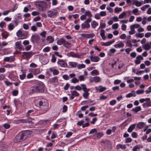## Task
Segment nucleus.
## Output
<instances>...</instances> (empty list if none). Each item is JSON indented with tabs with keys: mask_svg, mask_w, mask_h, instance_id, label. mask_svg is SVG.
<instances>
[{
	"mask_svg": "<svg viewBox=\"0 0 151 151\" xmlns=\"http://www.w3.org/2000/svg\"><path fill=\"white\" fill-rule=\"evenodd\" d=\"M35 103L36 106L39 107L41 110L45 112L48 111L49 109L48 103L46 100L38 99L35 101Z\"/></svg>",
	"mask_w": 151,
	"mask_h": 151,
	"instance_id": "nucleus-1",
	"label": "nucleus"
},
{
	"mask_svg": "<svg viewBox=\"0 0 151 151\" xmlns=\"http://www.w3.org/2000/svg\"><path fill=\"white\" fill-rule=\"evenodd\" d=\"M32 81L36 82V83L35 86L31 88L30 93H33L36 92H42L44 91V85L43 83L36 81Z\"/></svg>",
	"mask_w": 151,
	"mask_h": 151,
	"instance_id": "nucleus-2",
	"label": "nucleus"
},
{
	"mask_svg": "<svg viewBox=\"0 0 151 151\" xmlns=\"http://www.w3.org/2000/svg\"><path fill=\"white\" fill-rule=\"evenodd\" d=\"M29 135V132L27 131L19 132L16 135L14 140V142L16 143L22 142L28 137Z\"/></svg>",
	"mask_w": 151,
	"mask_h": 151,
	"instance_id": "nucleus-3",
	"label": "nucleus"
},
{
	"mask_svg": "<svg viewBox=\"0 0 151 151\" xmlns=\"http://www.w3.org/2000/svg\"><path fill=\"white\" fill-rule=\"evenodd\" d=\"M36 7L40 11L44 12L47 10V3L44 1L35 2Z\"/></svg>",
	"mask_w": 151,
	"mask_h": 151,
	"instance_id": "nucleus-4",
	"label": "nucleus"
},
{
	"mask_svg": "<svg viewBox=\"0 0 151 151\" xmlns=\"http://www.w3.org/2000/svg\"><path fill=\"white\" fill-rule=\"evenodd\" d=\"M81 86L82 87V90L84 91V93L83 95V97L86 99H87L89 94L88 92L90 91V89L87 88H86V85L85 84H81Z\"/></svg>",
	"mask_w": 151,
	"mask_h": 151,
	"instance_id": "nucleus-5",
	"label": "nucleus"
},
{
	"mask_svg": "<svg viewBox=\"0 0 151 151\" xmlns=\"http://www.w3.org/2000/svg\"><path fill=\"white\" fill-rule=\"evenodd\" d=\"M91 20L92 19L91 18H87L84 22L81 24V29H83L85 28H89L90 27V25L89 23L91 22Z\"/></svg>",
	"mask_w": 151,
	"mask_h": 151,
	"instance_id": "nucleus-6",
	"label": "nucleus"
},
{
	"mask_svg": "<svg viewBox=\"0 0 151 151\" xmlns=\"http://www.w3.org/2000/svg\"><path fill=\"white\" fill-rule=\"evenodd\" d=\"M16 35L18 37H21V39H24L27 35L28 32L26 31H22L19 30L17 32Z\"/></svg>",
	"mask_w": 151,
	"mask_h": 151,
	"instance_id": "nucleus-7",
	"label": "nucleus"
},
{
	"mask_svg": "<svg viewBox=\"0 0 151 151\" xmlns=\"http://www.w3.org/2000/svg\"><path fill=\"white\" fill-rule=\"evenodd\" d=\"M22 57L24 59H29L34 55L33 52H24L22 53Z\"/></svg>",
	"mask_w": 151,
	"mask_h": 151,
	"instance_id": "nucleus-8",
	"label": "nucleus"
},
{
	"mask_svg": "<svg viewBox=\"0 0 151 151\" xmlns=\"http://www.w3.org/2000/svg\"><path fill=\"white\" fill-rule=\"evenodd\" d=\"M15 49H19V50H24V48L22 45V42L19 41L16 42L15 43Z\"/></svg>",
	"mask_w": 151,
	"mask_h": 151,
	"instance_id": "nucleus-9",
	"label": "nucleus"
},
{
	"mask_svg": "<svg viewBox=\"0 0 151 151\" xmlns=\"http://www.w3.org/2000/svg\"><path fill=\"white\" fill-rule=\"evenodd\" d=\"M40 37L37 34L32 35L31 38V41L33 43L37 42L40 40Z\"/></svg>",
	"mask_w": 151,
	"mask_h": 151,
	"instance_id": "nucleus-10",
	"label": "nucleus"
},
{
	"mask_svg": "<svg viewBox=\"0 0 151 151\" xmlns=\"http://www.w3.org/2000/svg\"><path fill=\"white\" fill-rule=\"evenodd\" d=\"M47 14L48 17L53 18L56 16L58 14L57 12H53L51 10H49L47 12Z\"/></svg>",
	"mask_w": 151,
	"mask_h": 151,
	"instance_id": "nucleus-11",
	"label": "nucleus"
},
{
	"mask_svg": "<svg viewBox=\"0 0 151 151\" xmlns=\"http://www.w3.org/2000/svg\"><path fill=\"white\" fill-rule=\"evenodd\" d=\"M58 64L60 67L64 68L68 67L67 63H65L63 60L58 59L57 62Z\"/></svg>",
	"mask_w": 151,
	"mask_h": 151,
	"instance_id": "nucleus-12",
	"label": "nucleus"
},
{
	"mask_svg": "<svg viewBox=\"0 0 151 151\" xmlns=\"http://www.w3.org/2000/svg\"><path fill=\"white\" fill-rule=\"evenodd\" d=\"M81 35L82 37L87 39L92 38L94 36V35L93 33L91 34L83 33Z\"/></svg>",
	"mask_w": 151,
	"mask_h": 151,
	"instance_id": "nucleus-13",
	"label": "nucleus"
},
{
	"mask_svg": "<svg viewBox=\"0 0 151 151\" xmlns=\"http://www.w3.org/2000/svg\"><path fill=\"white\" fill-rule=\"evenodd\" d=\"M15 60L14 56H10L9 57H6L4 59V62H12Z\"/></svg>",
	"mask_w": 151,
	"mask_h": 151,
	"instance_id": "nucleus-14",
	"label": "nucleus"
},
{
	"mask_svg": "<svg viewBox=\"0 0 151 151\" xmlns=\"http://www.w3.org/2000/svg\"><path fill=\"white\" fill-rule=\"evenodd\" d=\"M143 58L141 55H138L136 58V60L135 61V63L136 64H139L140 63V60H143Z\"/></svg>",
	"mask_w": 151,
	"mask_h": 151,
	"instance_id": "nucleus-15",
	"label": "nucleus"
},
{
	"mask_svg": "<svg viewBox=\"0 0 151 151\" xmlns=\"http://www.w3.org/2000/svg\"><path fill=\"white\" fill-rule=\"evenodd\" d=\"M90 58L91 61L95 62H98L100 59L97 56H91Z\"/></svg>",
	"mask_w": 151,
	"mask_h": 151,
	"instance_id": "nucleus-16",
	"label": "nucleus"
},
{
	"mask_svg": "<svg viewBox=\"0 0 151 151\" xmlns=\"http://www.w3.org/2000/svg\"><path fill=\"white\" fill-rule=\"evenodd\" d=\"M145 101L146 102L144 103L142 105L143 107H150L151 106V100L149 98V100H147Z\"/></svg>",
	"mask_w": 151,
	"mask_h": 151,
	"instance_id": "nucleus-17",
	"label": "nucleus"
},
{
	"mask_svg": "<svg viewBox=\"0 0 151 151\" xmlns=\"http://www.w3.org/2000/svg\"><path fill=\"white\" fill-rule=\"evenodd\" d=\"M63 45L67 48H69L71 47V43L68 42L65 40H64Z\"/></svg>",
	"mask_w": 151,
	"mask_h": 151,
	"instance_id": "nucleus-18",
	"label": "nucleus"
},
{
	"mask_svg": "<svg viewBox=\"0 0 151 151\" xmlns=\"http://www.w3.org/2000/svg\"><path fill=\"white\" fill-rule=\"evenodd\" d=\"M49 70L51 72H53L54 75H57L59 73V71L56 69L50 68Z\"/></svg>",
	"mask_w": 151,
	"mask_h": 151,
	"instance_id": "nucleus-19",
	"label": "nucleus"
},
{
	"mask_svg": "<svg viewBox=\"0 0 151 151\" xmlns=\"http://www.w3.org/2000/svg\"><path fill=\"white\" fill-rule=\"evenodd\" d=\"M124 46V44L122 42H120L119 43L114 45V47L117 48H118L123 47Z\"/></svg>",
	"mask_w": 151,
	"mask_h": 151,
	"instance_id": "nucleus-20",
	"label": "nucleus"
},
{
	"mask_svg": "<svg viewBox=\"0 0 151 151\" xmlns=\"http://www.w3.org/2000/svg\"><path fill=\"white\" fill-rule=\"evenodd\" d=\"M136 126L135 124H133L131 125L129 128L128 129L127 131L129 132H132L133 130L135 128Z\"/></svg>",
	"mask_w": 151,
	"mask_h": 151,
	"instance_id": "nucleus-21",
	"label": "nucleus"
},
{
	"mask_svg": "<svg viewBox=\"0 0 151 151\" xmlns=\"http://www.w3.org/2000/svg\"><path fill=\"white\" fill-rule=\"evenodd\" d=\"M91 25L92 28L95 29L98 25V23L95 20H93L91 22Z\"/></svg>",
	"mask_w": 151,
	"mask_h": 151,
	"instance_id": "nucleus-22",
	"label": "nucleus"
},
{
	"mask_svg": "<svg viewBox=\"0 0 151 151\" xmlns=\"http://www.w3.org/2000/svg\"><path fill=\"white\" fill-rule=\"evenodd\" d=\"M144 4L143 1H139L137 0H136L134 2V4L136 6L139 7Z\"/></svg>",
	"mask_w": 151,
	"mask_h": 151,
	"instance_id": "nucleus-23",
	"label": "nucleus"
},
{
	"mask_svg": "<svg viewBox=\"0 0 151 151\" xmlns=\"http://www.w3.org/2000/svg\"><path fill=\"white\" fill-rule=\"evenodd\" d=\"M69 65L70 66L69 68H75L76 67L77 65V64L76 63L74 62H70L68 63Z\"/></svg>",
	"mask_w": 151,
	"mask_h": 151,
	"instance_id": "nucleus-24",
	"label": "nucleus"
},
{
	"mask_svg": "<svg viewBox=\"0 0 151 151\" xmlns=\"http://www.w3.org/2000/svg\"><path fill=\"white\" fill-rule=\"evenodd\" d=\"M69 55L70 56L76 58H79L80 57V55L79 54L75 53L73 52H69Z\"/></svg>",
	"mask_w": 151,
	"mask_h": 151,
	"instance_id": "nucleus-25",
	"label": "nucleus"
},
{
	"mask_svg": "<svg viewBox=\"0 0 151 151\" xmlns=\"http://www.w3.org/2000/svg\"><path fill=\"white\" fill-rule=\"evenodd\" d=\"M28 122V119H20L17 120V122L18 123H27Z\"/></svg>",
	"mask_w": 151,
	"mask_h": 151,
	"instance_id": "nucleus-26",
	"label": "nucleus"
},
{
	"mask_svg": "<svg viewBox=\"0 0 151 151\" xmlns=\"http://www.w3.org/2000/svg\"><path fill=\"white\" fill-rule=\"evenodd\" d=\"M141 109V107L140 106H138L136 107L135 108H133L132 110V111L136 113L138 111H140Z\"/></svg>",
	"mask_w": 151,
	"mask_h": 151,
	"instance_id": "nucleus-27",
	"label": "nucleus"
},
{
	"mask_svg": "<svg viewBox=\"0 0 151 151\" xmlns=\"http://www.w3.org/2000/svg\"><path fill=\"white\" fill-rule=\"evenodd\" d=\"M58 81V77L57 76H55L49 79V81L51 83L57 82Z\"/></svg>",
	"mask_w": 151,
	"mask_h": 151,
	"instance_id": "nucleus-28",
	"label": "nucleus"
},
{
	"mask_svg": "<svg viewBox=\"0 0 151 151\" xmlns=\"http://www.w3.org/2000/svg\"><path fill=\"white\" fill-rule=\"evenodd\" d=\"M145 125V124L143 122H140L137 125V127L140 129H142Z\"/></svg>",
	"mask_w": 151,
	"mask_h": 151,
	"instance_id": "nucleus-29",
	"label": "nucleus"
},
{
	"mask_svg": "<svg viewBox=\"0 0 151 151\" xmlns=\"http://www.w3.org/2000/svg\"><path fill=\"white\" fill-rule=\"evenodd\" d=\"M46 40L48 41L49 43H52L54 41V38L51 36H49L47 37Z\"/></svg>",
	"mask_w": 151,
	"mask_h": 151,
	"instance_id": "nucleus-30",
	"label": "nucleus"
},
{
	"mask_svg": "<svg viewBox=\"0 0 151 151\" xmlns=\"http://www.w3.org/2000/svg\"><path fill=\"white\" fill-rule=\"evenodd\" d=\"M143 48L146 50H148L150 48V46L149 43H147L143 45Z\"/></svg>",
	"mask_w": 151,
	"mask_h": 151,
	"instance_id": "nucleus-31",
	"label": "nucleus"
},
{
	"mask_svg": "<svg viewBox=\"0 0 151 151\" xmlns=\"http://www.w3.org/2000/svg\"><path fill=\"white\" fill-rule=\"evenodd\" d=\"M65 39L63 38H60L57 41V44L60 45H63Z\"/></svg>",
	"mask_w": 151,
	"mask_h": 151,
	"instance_id": "nucleus-32",
	"label": "nucleus"
},
{
	"mask_svg": "<svg viewBox=\"0 0 151 151\" xmlns=\"http://www.w3.org/2000/svg\"><path fill=\"white\" fill-rule=\"evenodd\" d=\"M8 78L13 81H15L16 79V76L12 73H10L8 75Z\"/></svg>",
	"mask_w": 151,
	"mask_h": 151,
	"instance_id": "nucleus-33",
	"label": "nucleus"
},
{
	"mask_svg": "<svg viewBox=\"0 0 151 151\" xmlns=\"http://www.w3.org/2000/svg\"><path fill=\"white\" fill-rule=\"evenodd\" d=\"M105 31L104 30L101 29L100 31V35L102 38V39L104 40L106 39V37L105 35Z\"/></svg>",
	"mask_w": 151,
	"mask_h": 151,
	"instance_id": "nucleus-34",
	"label": "nucleus"
},
{
	"mask_svg": "<svg viewBox=\"0 0 151 151\" xmlns=\"http://www.w3.org/2000/svg\"><path fill=\"white\" fill-rule=\"evenodd\" d=\"M132 13L136 15H139L140 14L139 10L137 8H135L133 10Z\"/></svg>",
	"mask_w": 151,
	"mask_h": 151,
	"instance_id": "nucleus-35",
	"label": "nucleus"
},
{
	"mask_svg": "<svg viewBox=\"0 0 151 151\" xmlns=\"http://www.w3.org/2000/svg\"><path fill=\"white\" fill-rule=\"evenodd\" d=\"M125 145H122L121 144H118L116 146V149H118L119 148H121L123 149H125L126 148Z\"/></svg>",
	"mask_w": 151,
	"mask_h": 151,
	"instance_id": "nucleus-36",
	"label": "nucleus"
},
{
	"mask_svg": "<svg viewBox=\"0 0 151 151\" xmlns=\"http://www.w3.org/2000/svg\"><path fill=\"white\" fill-rule=\"evenodd\" d=\"M100 78L99 76H96L93 78V81L95 83H97L100 82Z\"/></svg>",
	"mask_w": 151,
	"mask_h": 151,
	"instance_id": "nucleus-37",
	"label": "nucleus"
},
{
	"mask_svg": "<svg viewBox=\"0 0 151 151\" xmlns=\"http://www.w3.org/2000/svg\"><path fill=\"white\" fill-rule=\"evenodd\" d=\"M79 81V79H77L75 77L72 79L70 81V82L72 83H78Z\"/></svg>",
	"mask_w": 151,
	"mask_h": 151,
	"instance_id": "nucleus-38",
	"label": "nucleus"
},
{
	"mask_svg": "<svg viewBox=\"0 0 151 151\" xmlns=\"http://www.w3.org/2000/svg\"><path fill=\"white\" fill-rule=\"evenodd\" d=\"M26 77L25 72H23L22 75H19V78L20 79L22 80L24 79Z\"/></svg>",
	"mask_w": 151,
	"mask_h": 151,
	"instance_id": "nucleus-39",
	"label": "nucleus"
},
{
	"mask_svg": "<svg viewBox=\"0 0 151 151\" xmlns=\"http://www.w3.org/2000/svg\"><path fill=\"white\" fill-rule=\"evenodd\" d=\"M85 14L86 16H88L89 17V18H91L92 17V15L91 13V12L90 11H87L86 12Z\"/></svg>",
	"mask_w": 151,
	"mask_h": 151,
	"instance_id": "nucleus-40",
	"label": "nucleus"
},
{
	"mask_svg": "<svg viewBox=\"0 0 151 151\" xmlns=\"http://www.w3.org/2000/svg\"><path fill=\"white\" fill-rule=\"evenodd\" d=\"M144 35V34L143 33H137L135 35V36L137 38H138V37L142 38L143 37Z\"/></svg>",
	"mask_w": 151,
	"mask_h": 151,
	"instance_id": "nucleus-41",
	"label": "nucleus"
},
{
	"mask_svg": "<svg viewBox=\"0 0 151 151\" xmlns=\"http://www.w3.org/2000/svg\"><path fill=\"white\" fill-rule=\"evenodd\" d=\"M14 26L12 23H10L8 26V29L10 30H13L14 28Z\"/></svg>",
	"mask_w": 151,
	"mask_h": 151,
	"instance_id": "nucleus-42",
	"label": "nucleus"
},
{
	"mask_svg": "<svg viewBox=\"0 0 151 151\" xmlns=\"http://www.w3.org/2000/svg\"><path fill=\"white\" fill-rule=\"evenodd\" d=\"M91 74L92 75L95 74L97 75L99 74V73L97 70H94L91 72Z\"/></svg>",
	"mask_w": 151,
	"mask_h": 151,
	"instance_id": "nucleus-43",
	"label": "nucleus"
},
{
	"mask_svg": "<svg viewBox=\"0 0 151 151\" xmlns=\"http://www.w3.org/2000/svg\"><path fill=\"white\" fill-rule=\"evenodd\" d=\"M78 69H81L82 68H84L85 67V65L83 64H79L77 65Z\"/></svg>",
	"mask_w": 151,
	"mask_h": 151,
	"instance_id": "nucleus-44",
	"label": "nucleus"
},
{
	"mask_svg": "<svg viewBox=\"0 0 151 151\" xmlns=\"http://www.w3.org/2000/svg\"><path fill=\"white\" fill-rule=\"evenodd\" d=\"M126 15L125 12H123L122 13L120 14L119 16V18L120 19L123 18Z\"/></svg>",
	"mask_w": 151,
	"mask_h": 151,
	"instance_id": "nucleus-45",
	"label": "nucleus"
},
{
	"mask_svg": "<svg viewBox=\"0 0 151 151\" xmlns=\"http://www.w3.org/2000/svg\"><path fill=\"white\" fill-rule=\"evenodd\" d=\"M97 133V131L96 129H91L90 132L89 134H96Z\"/></svg>",
	"mask_w": 151,
	"mask_h": 151,
	"instance_id": "nucleus-46",
	"label": "nucleus"
},
{
	"mask_svg": "<svg viewBox=\"0 0 151 151\" xmlns=\"http://www.w3.org/2000/svg\"><path fill=\"white\" fill-rule=\"evenodd\" d=\"M71 93L73 94L74 96H78L79 95V93L76 91H71Z\"/></svg>",
	"mask_w": 151,
	"mask_h": 151,
	"instance_id": "nucleus-47",
	"label": "nucleus"
},
{
	"mask_svg": "<svg viewBox=\"0 0 151 151\" xmlns=\"http://www.w3.org/2000/svg\"><path fill=\"white\" fill-rule=\"evenodd\" d=\"M140 148V146L139 145H137L134 147L132 149L133 151H136L137 149Z\"/></svg>",
	"mask_w": 151,
	"mask_h": 151,
	"instance_id": "nucleus-48",
	"label": "nucleus"
},
{
	"mask_svg": "<svg viewBox=\"0 0 151 151\" xmlns=\"http://www.w3.org/2000/svg\"><path fill=\"white\" fill-rule=\"evenodd\" d=\"M18 5L17 4H15L14 7L11 10V12H13L14 11H15L18 7Z\"/></svg>",
	"mask_w": 151,
	"mask_h": 151,
	"instance_id": "nucleus-49",
	"label": "nucleus"
},
{
	"mask_svg": "<svg viewBox=\"0 0 151 151\" xmlns=\"http://www.w3.org/2000/svg\"><path fill=\"white\" fill-rule=\"evenodd\" d=\"M50 48L49 47H47L44 48L43 51L45 52H48L50 51Z\"/></svg>",
	"mask_w": 151,
	"mask_h": 151,
	"instance_id": "nucleus-50",
	"label": "nucleus"
},
{
	"mask_svg": "<svg viewBox=\"0 0 151 151\" xmlns=\"http://www.w3.org/2000/svg\"><path fill=\"white\" fill-rule=\"evenodd\" d=\"M56 61V58L55 57V56L54 54L52 55V59L51 61L52 63H55Z\"/></svg>",
	"mask_w": 151,
	"mask_h": 151,
	"instance_id": "nucleus-51",
	"label": "nucleus"
},
{
	"mask_svg": "<svg viewBox=\"0 0 151 151\" xmlns=\"http://www.w3.org/2000/svg\"><path fill=\"white\" fill-rule=\"evenodd\" d=\"M4 83L7 86H9L12 84V83L9 81H4Z\"/></svg>",
	"mask_w": 151,
	"mask_h": 151,
	"instance_id": "nucleus-52",
	"label": "nucleus"
},
{
	"mask_svg": "<svg viewBox=\"0 0 151 151\" xmlns=\"http://www.w3.org/2000/svg\"><path fill=\"white\" fill-rule=\"evenodd\" d=\"M101 45L102 46H107L110 45V44H109V42H102L101 43Z\"/></svg>",
	"mask_w": 151,
	"mask_h": 151,
	"instance_id": "nucleus-53",
	"label": "nucleus"
},
{
	"mask_svg": "<svg viewBox=\"0 0 151 151\" xmlns=\"http://www.w3.org/2000/svg\"><path fill=\"white\" fill-rule=\"evenodd\" d=\"M149 100V98H146L145 99H142L139 100V102L141 103H143L144 101H147V100Z\"/></svg>",
	"mask_w": 151,
	"mask_h": 151,
	"instance_id": "nucleus-54",
	"label": "nucleus"
},
{
	"mask_svg": "<svg viewBox=\"0 0 151 151\" xmlns=\"http://www.w3.org/2000/svg\"><path fill=\"white\" fill-rule=\"evenodd\" d=\"M144 92V91L143 90H139L137 91L136 92V93L138 94H142Z\"/></svg>",
	"mask_w": 151,
	"mask_h": 151,
	"instance_id": "nucleus-55",
	"label": "nucleus"
},
{
	"mask_svg": "<svg viewBox=\"0 0 151 151\" xmlns=\"http://www.w3.org/2000/svg\"><path fill=\"white\" fill-rule=\"evenodd\" d=\"M118 27V24L117 23H115L113 24L112 26V27L113 29H117Z\"/></svg>",
	"mask_w": 151,
	"mask_h": 151,
	"instance_id": "nucleus-56",
	"label": "nucleus"
},
{
	"mask_svg": "<svg viewBox=\"0 0 151 151\" xmlns=\"http://www.w3.org/2000/svg\"><path fill=\"white\" fill-rule=\"evenodd\" d=\"M99 14L101 17L105 16L106 14V12L105 11H101L100 12Z\"/></svg>",
	"mask_w": 151,
	"mask_h": 151,
	"instance_id": "nucleus-57",
	"label": "nucleus"
},
{
	"mask_svg": "<svg viewBox=\"0 0 151 151\" xmlns=\"http://www.w3.org/2000/svg\"><path fill=\"white\" fill-rule=\"evenodd\" d=\"M122 11V9L118 7H116L114 9V12L115 13L118 12Z\"/></svg>",
	"mask_w": 151,
	"mask_h": 151,
	"instance_id": "nucleus-58",
	"label": "nucleus"
},
{
	"mask_svg": "<svg viewBox=\"0 0 151 151\" xmlns=\"http://www.w3.org/2000/svg\"><path fill=\"white\" fill-rule=\"evenodd\" d=\"M18 93V92L17 90H14L12 93V95L14 96H17Z\"/></svg>",
	"mask_w": 151,
	"mask_h": 151,
	"instance_id": "nucleus-59",
	"label": "nucleus"
},
{
	"mask_svg": "<svg viewBox=\"0 0 151 151\" xmlns=\"http://www.w3.org/2000/svg\"><path fill=\"white\" fill-rule=\"evenodd\" d=\"M3 126L6 129H8L10 127V126L9 124L6 123L4 124L3 125Z\"/></svg>",
	"mask_w": 151,
	"mask_h": 151,
	"instance_id": "nucleus-60",
	"label": "nucleus"
},
{
	"mask_svg": "<svg viewBox=\"0 0 151 151\" xmlns=\"http://www.w3.org/2000/svg\"><path fill=\"white\" fill-rule=\"evenodd\" d=\"M100 16L99 14L97 13L95 14L94 17L96 19H99L100 18Z\"/></svg>",
	"mask_w": 151,
	"mask_h": 151,
	"instance_id": "nucleus-61",
	"label": "nucleus"
},
{
	"mask_svg": "<svg viewBox=\"0 0 151 151\" xmlns=\"http://www.w3.org/2000/svg\"><path fill=\"white\" fill-rule=\"evenodd\" d=\"M100 87H101L99 89V91L100 92H101L104 91L106 89V88L105 87H102L101 86H100Z\"/></svg>",
	"mask_w": 151,
	"mask_h": 151,
	"instance_id": "nucleus-62",
	"label": "nucleus"
},
{
	"mask_svg": "<svg viewBox=\"0 0 151 151\" xmlns=\"http://www.w3.org/2000/svg\"><path fill=\"white\" fill-rule=\"evenodd\" d=\"M75 89L76 90L80 91H81L82 89V88L80 86L78 85L76 86H75Z\"/></svg>",
	"mask_w": 151,
	"mask_h": 151,
	"instance_id": "nucleus-63",
	"label": "nucleus"
},
{
	"mask_svg": "<svg viewBox=\"0 0 151 151\" xmlns=\"http://www.w3.org/2000/svg\"><path fill=\"white\" fill-rule=\"evenodd\" d=\"M149 90H146L145 91L146 93L147 94H149L151 92V86L148 88Z\"/></svg>",
	"mask_w": 151,
	"mask_h": 151,
	"instance_id": "nucleus-64",
	"label": "nucleus"
}]
</instances>
